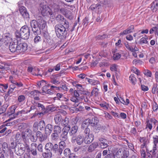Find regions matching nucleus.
Segmentation results:
<instances>
[{
  "label": "nucleus",
  "mask_w": 158,
  "mask_h": 158,
  "mask_svg": "<svg viewBox=\"0 0 158 158\" xmlns=\"http://www.w3.org/2000/svg\"><path fill=\"white\" fill-rule=\"evenodd\" d=\"M69 23L67 21H65L63 24L60 23L56 24L54 29L57 37L62 40L65 39L69 35L67 31L69 30Z\"/></svg>",
  "instance_id": "f257e3e1"
},
{
  "label": "nucleus",
  "mask_w": 158,
  "mask_h": 158,
  "mask_svg": "<svg viewBox=\"0 0 158 158\" xmlns=\"http://www.w3.org/2000/svg\"><path fill=\"white\" fill-rule=\"evenodd\" d=\"M111 153L109 154V158H115L116 156L117 158H127L128 153L126 151L124 147H122L118 150L113 147L110 148Z\"/></svg>",
  "instance_id": "f03ea898"
},
{
  "label": "nucleus",
  "mask_w": 158,
  "mask_h": 158,
  "mask_svg": "<svg viewBox=\"0 0 158 158\" xmlns=\"http://www.w3.org/2000/svg\"><path fill=\"white\" fill-rule=\"evenodd\" d=\"M30 34L29 28L25 26L22 27L19 31H16L15 33L17 39L22 38L24 40H27L29 38Z\"/></svg>",
  "instance_id": "7ed1b4c3"
},
{
  "label": "nucleus",
  "mask_w": 158,
  "mask_h": 158,
  "mask_svg": "<svg viewBox=\"0 0 158 158\" xmlns=\"http://www.w3.org/2000/svg\"><path fill=\"white\" fill-rule=\"evenodd\" d=\"M53 132L51 135V138L53 140H56L59 138V135L62 131V128L59 125H55L53 127Z\"/></svg>",
  "instance_id": "20e7f679"
},
{
  "label": "nucleus",
  "mask_w": 158,
  "mask_h": 158,
  "mask_svg": "<svg viewBox=\"0 0 158 158\" xmlns=\"http://www.w3.org/2000/svg\"><path fill=\"white\" fill-rule=\"evenodd\" d=\"M40 11L41 14L44 16H50L52 17L53 16L52 12L49 7L46 5H41L40 6Z\"/></svg>",
  "instance_id": "39448f33"
},
{
  "label": "nucleus",
  "mask_w": 158,
  "mask_h": 158,
  "mask_svg": "<svg viewBox=\"0 0 158 158\" xmlns=\"http://www.w3.org/2000/svg\"><path fill=\"white\" fill-rule=\"evenodd\" d=\"M25 151V147L23 144L18 143L16 145L15 152L17 156L22 155L24 153Z\"/></svg>",
  "instance_id": "423d86ee"
},
{
  "label": "nucleus",
  "mask_w": 158,
  "mask_h": 158,
  "mask_svg": "<svg viewBox=\"0 0 158 158\" xmlns=\"http://www.w3.org/2000/svg\"><path fill=\"white\" fill-rule=\"evenodd\" d=\"M56 147H57L56 154L58 156L60 155L64 149L66 147V144L65 141L61 140L59 143L58 145L56 144Z\"/></svg>",
  "instance_id": "0eeeda50"
},
{
  "label": "nucleus",
  "mask_w": 158,
  "mask_h": 158,
  "mask_svg": "<svg viewBox=\"0 0 158 158\" xmlns=\"http://www.w3.org/2000/svg\"><path fill=\"white\" fill-rule=\"evenodd\" d=\"M158 122V121L155 118H151L150 119H147L146 123V129L148 131H151L153 128L152 124L155 125Z\"/></svg>",
  "instance_id": "6e6552de"
},
{
  "label": "nucleus",
  "mask_w": 158,
  "mask_h": 158,
  "mask_svg": "<svg viewBox=\"0 0 158 158\" xmlns=\"http://www.w3.org/2000/svg\"><path fill=\"white\" fill-rule=\"evenodd\" d=\"M30 25L32 31L35 35H38L40 31L37 21L35 20H32L30 22Z\"/></svg>",
  "instance_id": "1a4fd4ad"
},
{
  "label": "nucleus",
  "mask_w": 158,
  "mask_h": 158,
  "mask_svg": "<svg viewBox=\"0 0 158 158\" xmlns=\"http://www.w3.org/2000/svg\"><path fill=\"white\" fill-rule=\"evenodd\" d=\"M140 145V148H145L147 151H148L147 148L148 145L149 143V141L148 140V137H140L139 139Z\"/></svg>",
  "instance_id": "9d476101"
},
{
  "label": "nucleus",
  "mask_w": 158,
  "mask_h": 158,
  "mask_svg": "<svg viewBox=\"0 0 158 158\" xmlns=\"http://www.w3.org/2000/svg\"><path fill=\"white\" fill-rule=\"evenodd\" d=\"M69 127H64L62 129V133L60 135V139L61 140L65 141L68 139V134L70 130Z\"/></svg>",
  "instance_id": "9b49d317"
},
{
  "label": "nucleus",
  "mask_w": 158,
  "mask_h": 158,
  "mask_svg": "<svg viewBox=\"0 0 158 158\" xmlns=\"http://www.w3.org/2000/svg\"><path fill=\"white\" fill-rule=\"evenodd\" d=\"M78 129V127L77 125L73 126L71 128H70L69 134L71 136L72 141L74 142L76 141V134L77 132Z\"/></svg>",
  "instance_id": "f8f14e48"
},
{
  "label": "nucleus",
  "mask_w": 158,
  "mask_h": 158,
  "mask_svg": "<svg viewBox=\"0 0 158 158\" xmlns=\"http://www.w3.org/2000/svg\"><path fill=\"white\" fill-rule=\"evenodd\" d=\"M152 141L153 145L152 149L150 152L153 155H155L156 154V151L157 149V145L158 143V135H155L152 137Z\"/></svg>",
  "instance_id": "ddd939ff"
},
{
  "label": "nucleus",
  "mask_w": 158,
  "mask_h": 158,
  "mask_svg": "<svg viewBox=\"0 0 158 158\" xmlns=\"http://www.w3.org/2000/svg\"><path fill=\"white\" fill-rule=\"evenodd\" d=\"M56 147V143L53 145L52 143L49 142L46 144L44 148L45 150L53 152L56 154L57 147Z\"/></svg>",
  "instance_id": "4468645a"
},
{
  "label": "nucleus",
  "mask_w": 158,
  "mask_h": 158,
  "mask_svg": "<svg viewBox=\"0 0 158 158\" xmlns=\"http://www.w3.org/2000/svg\"><path fill=\"white\" fill-rule=\"evenodd\" d=\"M24 135H20L19 133H17L16 135V137L17 139V140L18 139V138L19 137L20 138L22 136L23 139H24L25 138V136L27 137H28L30 138L31 136H32V133L31 130L30 129H27L25 132L24 133Z\"/></svg>",
  "instance_id": "2eb2a0df"
},
{
  "label": "nucleus",
  "mask_w": 158,
  "mask_h": 158,
  "mask_svg": "<svg viewBox=\"0 0 158 158\" xmlns=\"http://www.w3.org/2000/svg\"><path fill=\"white\" fill-rule=\"evenodd\" d=\"M37 21L40 30L44 29L46 26V22L41 17H38Z\"/></svg>",
  "instance_id": "dca6fc26"
},
{
  "label": "nucleus",
  "mask_w": 158,
  "mask_h": 158,
  "mask_svg": "<svg viewBox=\"0 0 158 158\" xmlns=\"http://www.w3.org/2000/svg\"><path fill=\"white\" fill-rule=\"evenodd\" d=\"M19 11L21 15L24 19L29 18V15L26 8L24 6L19 7Z\"/></svg>",
  "instance_id": "f3484780"
},
{
  "label": "nucleus",
  "mask_w": 158,
  "mask_h": 158,
  "mask_svg": "<svg viewBox=\"0 0 158 158\" xmlns=\"http://www.w3.org/2000/svg\"><path fill=\"white\" fill-rule=\"evenodd\" d=\"M18 52H23L26 51L27 49V44L25 43L17 44Z\"/></svg>",
  "instance_id": "a211bd4d"
},
{
  "label": "nucleus",
  "mask_w": 158,
  "mask_h": 158,
  "mask_svg": "<svg viewBox=\"0 0 158 158\" xmlns=\"http://www.w3.org/2000/svg\"><path fill=\"white\" fill-rule=\"evenodd\" d=\"M87 119L89 120L88 123L89 125H90L92 127H97L98 123V118L97 117L94 116L91 119L87 118Z\"/></svg>",
  "instance_id": "6ab92c4d"
},
{
  "label": "nucleus",
  "mask_w": 158,
  "mask_h": 158,
  "mask_svg": "<svg viewBox=\"0 0 158 158\" xmlns=\"http://www.w3.org/2000/svg\"><path fill=\"white\" fill-rule=\"evenodd\" d=\"M37 106L39 108V110L41 111L40 113H37V115L39 114L40 115H43L48 112L47 110L45 108L43 105L40 103H38L37 104Z\"/></svg>",
  "instance_id": "aec40b11"
},
{
  "label": "nucleus",
  "mask_w": 158,
  "mask_h": 158,
  "mask_svg": "<svg viewBox=\"0 0 158 158\" xmlns=\"http://www.w3.org/2000/svg\"><path fill=\"white\" fill-rule=\"evenodd\" d=\"M134 29V26L133 25H131L129 26V27L127 29L123 31V32H120L119 35L120 36L121 35H124L130 34L133 32Z\"/></svg>",
  "instance_id": "412c9836"
},
{
  "label": "nucleus",
  "mask_w": 158,
  "mask_h": 158,
  "mask_svg": "<svg viewBox=\"0 0 158 158\" xmlns=\"http://www.w3.org/2000/svg\"><path fill=\"white\" fill-rule=\"evenodd\" d=\"M17 44L13 42H10L9 45V49L10 51L12 52H18Z\"/></svg>",
  "instance_id": "4be33fe9"
},
{
  "label": "nucleus",
  "mask_w": 158,
  "mask_h": 158,
  "mask_svg": "<svg viewBox=\"0 0 158 158\" xmlns=\"http://www.w3.org/2000/svg\"><path fill=\"white\" fill-rule=\"evenodd\" d=\"M84 142L86 144H89L91 143L94 139V136L92 134L90 135L84 136Z\"/></svg>",
  "instance_id": "5701e85b"
},
{
  "label": "nucleus",
  "mask_w": 158,
  "mask_h": 158,
  "mask_svg": "<svg viewBox=\"0 0 158 158\" xmlns=\"http://www.w3.org/2000/svg\"><path fill=\"white\" fill-rule=\"evenodd\" d=\"M44 130L45 134L47 135H50L53 130L52 125L51 124H48L46 125Z\"/></svg>",
  "instance_id": "b1692460"
},
{
  "label": "nucleus",
  "mask_w": 158,
  "mask_h": 158,
  "mask_svg": "<svg viewBox=\"0 0 158 158\" xmlns=\"http://www.w3.org/2000/svg\"><path fill=\"white\" fill-rule=\"evenodd\" d=\"M98 146V143L97 142H94L89 146L87 151L89 152H91L94 151Z\"/></svg>",
  "instance_id": "393cba45"
},
{
  "label": "nucleus",
  "mask_w": 158,
  "mask_h": 158,
  "mask_svg": "<svg viewBox=\"0 0 158 158\" xmlns=\"http://www.w3.org/2000/svg\"><path fill=\"white\" fill-rule=\"evenodd\" d=\"M117 50L113 49L112 50V53L113 54V59L114 60H118L120 59L121 55L120 53L117 52Z\"/></svg>",
  "instance_id": "a878e982"
},
{
  "label": "nucleus",
  "mask_w": 158,
  "mask_h": 158,
  "mask_svg": "<svg viewBox=\"0 0 158 158\" xmlns=\"http://www.w3.org/2000/svg\"><path fill=\"white\" fill-rule=\"evenodd\" d=\"M99 141L100 142V147L101 148H104L108 146L107 141L106 139L100 138L99 139Z\"/></svg>",
  "instance_id": "bb28decb"
},
{
  "label": "nucleus",
  "mask_w": 158,
  "mask_h": 158,
  "mask_svg": "<svg viewBox=\"0 0 158 158\" xmlns=\"http://www.w3.org/2000/svg\"><path fill=\"white\" fill-rule=\"evenodd\" d=\"M54 119L55 123L58 125L60 124V122L63 120L62 115L57 114L55 116Z\"/></svg>",
  "instance_id": "cd10ccee"
},
{
  "label": "nucleus",
  "mask_w": 158,
  "mask_h": 158,
  "mask_svg": "<svg viewBox=\"0 0 158 158\" xmlns=\"http://www.w3.org/2000/svg\"><path fill=\"white\" fill-rule=\"evenodd\" d=\"M75 139L77 143L79 145L82 144L84 141V138L81 135H78Z\"/></svg>",
  "instance_id": "c85d7f7f"
},
{
  "label": "nucleus",
  "mask_w": 158,
  "mask_h": 158,
  "mask_svg": "<svg viewBox=\"0 0 158 158\" xmlns=\"http://www.w3.org/2000/svg\"><path fill=\"white\" fill-rule=\"evenodd\" d=\"M55 19L57 22L61 23L62 22H64L65 23V21H67L64 17L61 15H58L55 17Z\"/></svg>",
  "instance_id": "c756f323"
},
{
  "label": "nucleus",
  "mask_w": 158,
  "mask_h": 158,
  "mask_svg": "<svg viewBox=\"0 0 158 158\" xmlns=\"http://www.w3.org/2000/svg\"><path fill=\"white\" fill-rule=\"evenodd\" d=\"M52 152L45 150V152H43L42 156L44 158H51L52 156Z\"/></svg>",
  "instance_id": "7c9ffc66"
},
{
  "label": "nucleus",
  "mask_w": 158,
  "mask_h": 158,
  "mask_svg": "<svg viewBox=\"0 0 158 158\" xmlns=\"http://www.w3.org/2000/svg\"><path fill=\"white\" fill-rule=\"evenodd\" d=\"M38 127L41 131L44 130L46 126L45 122L44 120L40 121L38 123Z\"/></svg>",
  "instance_id": "2f4dec72"
},
{
  "label": "nucleus",
  "mask_w": 158,
  "mask_h": 158,
  "mask_svg": "<svg viewBox=\"0 0 158 158\" xmlns=\"http://www.w3.org/2000/svg\"><path fill=\"white\" fill-rule=\"evenodd\" d=\"M69 118L67 117H66L64 119H63L62 122V126H64V127H69V129L70 128V125H69Z\"/></svg>",
  "instance_id": "473e14b6"
},
{
  "label": "nucleus",
  "mask_w": 158,
  "mask_h": 158,
  "mask_svg": "<svg viewBox=\"0 0 158 158\" xmlns=\"http://www.w3.org/2000/svg\"><path fill=\"white\" fill-rule=\"evenodd\" d=\"M2 151L4 153H7L9 150V147L7 143L4 142L2 145Z\"/></svg>",
  "instance_id": "72a5a7b5"
},
{
  "label": "nucleus",
  "mask_w": 158,
  "mask_h": 158,
  "mask_svg": "<svg viewBox=\"0 0 158 158\" xmlns=\"http://www.w3.org/2000/svg\"><path fill=\"white\" fill-rule=\"evenodd\" d=\"M129 80L131 83L132 84L134 85L137 82V79L134 74H131L129 77Z\"/></svg>",
  "instance_id": "f704fd0d"
},
{
  "label": "nucleus",
  "mask_w": 158,
  "mask_h": 158,
  "mask_svg": "<svg viewBox=\"0 0 158 158\" xmlns=\"http://www.w3.org/2000/svg\"><path fill=\"white\" fill-rule=\"evenodd\" d=\"M89 96H87L86 94H83V95L80 97V99L82 101L84 100V101L85 102L89 103L90 102V101L89 99Z\"/></svg>",
  "instance_id": "c9c22d12"
},
{
  "label": "nucleus",
  "mask_w": 158,
  "mask_h": 158,
  "mask_svg": "<svg viewBox=\"0 0 158 158\" xmlns=\"http://www.w3.org/2000/svg\"><path fill=\"white\" fill-rule=\"evenodd\" d=\"M151 8L153 11H156L158 10V2L155 4V2H153L151 4Z\"/></svg>",
  "instance_id": "e433bc0d"
},
{
  "label": "nucleus",
  "mask_w": 158,
  "mask_h": 158,
  "mask_svg": "<svg viewBox=\"0 0 158 158\" xmlns=\"http://www.w3.org/2000/svg\"><path fill=\"white\" fill-rule=\"evenodd\" d=\"M88 121L89 120H87L86 119L83 122L81 125V128L82 129H84L86 128V127H88L89 126Z\"/></svg>",
  "instance_id": "4c0bfd02"
},
{
  "label": "nucleus",
  "mask_w": 158,
  "mask_h": 158,
  "mask_svg": "<svg viewBox=\"0 0 158 158\" xmlns=\"http://www.w3.org/2000/svg\"><path fill=\"white\" fill-rule=\"evenodd\" d=\"M64 15L66 18L70 20L72 19L73 17V14L71 12L68 10L66 11V13Z\"/></svg>",
  "instance_id": "58836bf2"
},
{
  "label": "nucleus",
  "mask_w": 158,
  "mask_h": 158,
  "mask_svg": "<svg viewBox=\"0 0 158 158\" xmlns=\"http://www.w3.org/2000/svg\"><path fill=\"white\" fill-rule=\"evenodd\" d=\"M8 87L7 85H0V92L3 93L5 92V90Z\"/></svg>",
  "instance_id": "ea45409f"
},
{
  "label": "nucleus",
  "mask_w": 158,
  "mask_h": 158,
  "mask_svg": "<svg viewBox=\"0 0 158 158\" xmlns=\"http://www.w3.org/2000/svg\"><path fill=\"white\" fill-rule=\"evenodd\" d=\"M99 93V89L97 87H94L91 92V94L95 96H97Z\"/></svg>",
  "instance_id": "a19ab883"
},
{
  "label": "nucleus",
  "mask_w": 158,
  "mask_h": 158,
  "mask_svg": "<svg viewBox=\"0 0 158 158\" xmlns=\"http://www.w3.org/2000/svg\"><path fill=\"white\" fill-rule=\"evenodd\" d=\"M158 29V24H156V26L153 27L150 29L149 31V34H153L154 32H155V31H157Z\"/></svg>",
  "instance_id": "79ce46f5"
},
{
  "label": "nucleus",
  "mask_w": 158,
  "mask_h": 158,
  "mask_svg": "<svg viewBox=\"0 0 158 158\" xmlns=\"http://www.w3.org/2000/svg\"><path fill=\"white\" fill-rule=\"evenodd\" d=\"M71 154V151L69 148H67L64 149V154L65 156L69 157Z\"/></svg>",
  "instance_id": "37998d69"
},
{
  "label": "nucleus",
  "mask_w": 158,
  "mask_h": 158,
  "mask_svg": "<svg viewBox=\"0 0 158 158\" xmlns=\"http://www.w3.org/2000/svg\"><path fill=\"white\" fill-rule=\"evenodd\" d=\"M143 73L147 77H151L152 76V72L148 69H145Z\"/></svg>",
  "instance_id": "c03bdc74"
},
{
  "label": "nucleus",
  "mask_w": 158,
  "mask_h": 158,
  "mask_svg": "<svg viewBox=\"0 0 158 158\" xmlns=\"http://www.w3.org/2000/svg\"><path fill=\"white\" fill-rule=\"evenodd\" d=\"M84 130L83 134L85 136L90 135V129L88 127L83 129Z\"/></svg>",
  "instance_id": "a18cd8bd"
},
{
  "label": "nucleus",
  "mask_w": 158,
  "mask_h": 158,
  "mask_svg": "<svg viewBox=\"0 0 158 158\" xmlns=\"http://www.w3.org/2000/svg\"><path fill=\"white\" fill-rule=\"evenodd\" d=\"M156 56L151 57L149 58V61L150 63L152 64H154L156 62Z\"/></svg>",
  "instance_id": "49530a36"
},
{
  "label": "nucleus",
  "mask_w": 158,
  "mask_h": 158,
  "mask_svg": "<svg viewBox=\"0 0 158 158\" xmlns=\"http://www.w3.org/2000/svg\"><path fill=\"white\" fill-rule=\"evenodd\" d=\"M144 148H140V152L142 156V158H145L146 156V149Z\"/></svg>",
  "instance_id": "de8ad7c7"
},
{
  "label": "nucleus",
  "mask_w": 158,
  "mask_h": 158,
  "mask_svg": "<svg viewBox=\"0 0 158 158\" xmlns=\"http://www.w3.org/2000/svg\"><path fill=\"white\" fill-rule=\"evenodd\" d=\"M132 62L135 64H142L143 63V62L140 60H134Z\"/></svg>",
  "instance_id": "09e8293b"
},
{
  "label": "nucleus",
  "mask_w": 158,
  "mask_h": 158,
  "mask_svg": "<svg viewBox=\"0 0 158 158\" xmlns=\"http://www.w3.org/2000/svg\"><path fill=\"white\" fill-rule=\"evenodd\" d=\"M108 37V35L105 34H103L102 35H99L95 37L96 39L97 40H102L105 38H106Z\"/></svg>",
  "instance_id": "8fccbe9b"
},
{
  "label": "nucleus",
  "mask_w": 158,
  "mask_h": 158,
  "mask_svg": "<svg viewBox=\"0 0 158 158\" xmlns=\"http://www.w3.org/2000/svg\"><path fill=\"white\" fill-rule=\"evenodd\" d=\"M73 85L77 87V88L78 89V91H83V89L82 87V85L80 84H76L75 83H73Z\"/></svg>",
  "instance_id": "3c124183"
},
{
  "label": "nucleus",
  "mask_w": 158,
  "mask_h": 158,
  "mask_svg": "<svg viewBox=\"0 0 158 158\" xmlns=\"http://www.w3.org/2000/svg\"><path fill=\"white\" fill-rule=\"evenodd\" d=\"M117 65L116 64H113L110 66V70L112 71L116 72L117 71Z\"/></svg>",
  "instance_id": "603ef678"
},
{
  "label": "nucleus",
  "mask_w": 158,
  "mask_h": 158,
  "mask_svg": "<svg viewBox=\"0 0 158 158\" xmlns=\"http://www.w3.org/2000/svg\"><path fill=\"white\" fill-rule=\"evenodd\" d=\"M38 123L37 122H35L33 126V131L35 132H36L38 130Z\"/></svg>",
  "instance_id": "864d4df0"
},
{
  "label": "nucleus",
  "mask_w": 158,
  "mask_h": 158,
  "mask_svg": "<svg viewBox=\"0 0 158 158\" xmlns=\"http://www.w3.org/2000/svg\"><path fill=\"white\" fill-rule=\"evenodd\" d=\"M130 133L131 134L134 135H136L137 134V131L136 128L135 127L131 128L130 131Z\"/></svg>",
  "instance_id": "5fc2aeb1"
},
{
  "label": "nucleus",
  "mask_w": 158,
  "mask_h": 158,
  "mask_svg": "<svg viewBox=\"0 0 158 158\" xmlns=\"http://www.w3.org/2000/svg\"><path fill=\"white\" fill-rule=\"evenodd\" d=\"M131 71L135 74H136L138 76L140 75V72L139 70L136 68L134 67L131 70Z\"/></svg>",
  "instance_id": "6e6d98bb"
},
{
  "label": "nucleus",
  "mask_w": 158,
  "mask_h": 158,
  "mask_svg": "<svg viewBox=\"0 0 158 158\" xmlns=\"http://www.w3.org/2000/svg\"><path fill=\"white\" fill-rule=\"evenodd\" d=\"M46 84V81L44 80H42L40 81H39L37 83L38 85L39 86V87L40 86H45Z\"/></svg>",
  "instance_id": "4d7b16f0"
},
{
  "label": "nucleus",
  "mask_w": 158,
  "mask_h": 158,
  "mask_svg": "<svg viewBox=\"0 0 158 158\" xmlns=\"http://www.w3.org/2000/svg\"><path fill=\"white\" fill-rule=\"evenodd\" d=\"M147 39L145 38H142L140 39L139 43L140 44H148V41L147 40Z\"/></svg>",
  "instance_id": "13d9d810"
},
{
  "label": "nucleus",
  "mask_w": 158,
  "mask_h": 158,
  "mask_svg": "<svg viewBox=\"0 0 158 158\" xmlns=\"http://www.w3.org/2000/svg\"><path fill=\"white\" fill-rule=\"evenodd\" d=\"M59 4L61 6H68L70 8H74L75 7L73 5H67V4L61 1L59 3Z\"/></svg>",
  "instance_id": "bf43d9fd"
},
{
  "label": "nucleus",
  "mask_w": 158,
  "mask_h": 158,
  "mask_svg": "<svg viewBox=\"0 0 158 158\" xmlns=\"http://www.w3.org/2000/svg\"><path fill=\"white\" fill-rule=\"evenodd\" d=\"M40 93V92L38 90H34L31 92L30 94L31 95H33L34 97H35V96H38V95Z\"/></svg>",
  "instance_id": "052dcab7"
},
{
  "label": "nucleus",
  "mask_w": 158,
  "mask_h": 158,
  "mask_svg": "<svg viewBox=\"0 0 158 158\" xmlns=\"http://www.w3.org/2000/svg\"><path fill=\"white\" fill-rule=\"evenodd\" d=\"M14 84H15V86H17L18 87H20L23 86V85L21 82L17 81H14Z\"/></svg>",
  "instance_id": "680f3d73"
},
{
  "label": "nucleus",
  "mask_w": 158,
  "mask_h": 158,
  "mask_svg": "<svg viewBox=\"0 0 158 158\" xmlns=\"http://www.w3.org/2000/svg\"><path fill=\"white\" fill-rule=\"evenodd\" d=\"M25 97L24 95H21L18 97V100L19 102H21L24 100Z\"/></svg>",
  "instance_id": "e2e57ef3"
},
{
  "label": "nucleus",
  "mask_w": 158,
  "mask_h": 158,
  "mask_svg": "<svg viewBox=\"0 0 158 158\" xmlns=\"http://www.w3.org/2000/svg\"><path fill=\"white\" fill-rule=\"evenodd\" d=\"M37 150L40 152H43V146L42 144L40 143L38 145L37 147Z\"/></svg>",
  "instance_id": "0e129e2a"
},
{
  "label": "nucleus",
  "mask_w": 158,
  "mask_h": 158,
  "mask_svg": "<svg viewBox=\"0 0 158 158\" xmlns=\"http://www.w3.org/2000/svg\"><path fill=\"white\" fill-rule=\"evenodd\" d=\"M40 41L41 38L38 35L36 36L34 40V42L35 43H37Z\"/></svg>",
  "instance_id": "69168bd1"
},
{
  "label": "nucleus",
  "mask_w": 158,
  "mask_h": 158,
  "mask_svg": "<svg viewBox=\"0 0 158 158\" xmlns=\"http://www.w3.org/2000/svg\"><path fill=\"white\" fill-rule=\"evenodd\" d=\"M17 144L15 143H14L13 142H12L10 143V145L9 147V150L10 151H11V149H15V148L16 147V145Z\"/></svg>",
  "instance_id": "338daca9"
},
{
  "label": "nucleus",
  "mask_w": 158,
  "mask_h": 158,
  "mask_svg": "<svg viewBox=\"0 0 158 158\" xmlns=\"http://www.w3.org/2000/svg\"><path fill=\"white\" fill-rule=\"evenodd\" d=\"M70 100L75 103H78L79 102V99L74 96L71 98Z\"/></svg>",
  "instance_id": "774afa93"
}]
</instances>
